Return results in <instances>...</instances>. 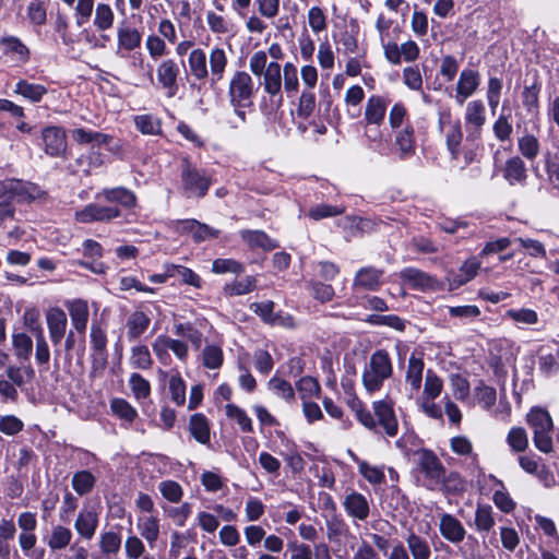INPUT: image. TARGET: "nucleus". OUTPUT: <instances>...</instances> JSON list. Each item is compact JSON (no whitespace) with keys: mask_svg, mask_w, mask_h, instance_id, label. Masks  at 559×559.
<instances>
[{"mask_svg":"<svg viewBox=\"0 0 559 559\" xmlns=\"http://www.w3.org/2000/svg\"><path fill=\"white\" fill-rule=\"evenodd\" d=\"M283 80H284V90L288 97L294 96L298 92L299 80H298V70L297 67L287 62L283 67Z\"/></svg>","mask_w":559,"mask_h":559,"instance_id":"nucleus-59","label":"nucleus"},{"mask_svg":"<svg viewBox=\"0 0 559 559\" xmlns=\"http://www.w3.org/2000/svg\"><path fill=\"white\" fill-rule=\"evenodd\" d=\"M518 151L527 160H534L540 153V142L532 133H524L518 139Z\"/></svg>","mask_w":559,"mask_h":559,"instance_id":"nucleus-41","label":"nucleus"},{"mask_svg":"<svg viewBox=\"0 0 559 559\" xmlns=\"http://www.w3.org/2000/svg\"><path fill=\"white\" fill-rule=\"evenodd\" d=\"M255 277L249 275L227 284L224 290L228 296H240L251 293L255 289Z\"/></svg>","mask_w":559,"mask_h":559,"instance_id":"nucleus-55","label":"nucleus"},{"mask_svg":"<svg viewBox=\"0 0 559 559\" xmlns=\"http://www.w3.org/2000/svg\"><path fill=\"white\" fill-rule=\"evenodd\" d=\"M121 216L118 206L92 203L75 213V219L80 223L109 222Z\"/></svg>","mask_w":559,"mask_h":559,"instance_id":"nucleus-8","label":"nucleus"},{"mask_svg":"<svg viewBox=\"0 0 559 559\" xmlns=\"http://www.w3.org/2000/svg\"><path fill=\"white\" fill-rule=\"evenodd\" d=\"M383 271L373 266L360 267L354 277L353 288L361 290H378L382 284Z\"/></svg>","mask_w":559,"mask_h":559,"instance_id":"nucleus-19","label":"nucleus"},{"mask_svg":"<svg viewBox=\"0 0 559 559\" xmlns=\"http://www.w3.org/2000/svg\"><path fill=\"white\" fill-rule=\"evenodd\" d=\"M181 192L188 198H203L211 185L212 179L205 169L198 168L190 160L183 159L180 167Z\"/></svg>","mask_w":559,"mask_h":559,"instance_id":"nucleus-3","label":"nucleus"},{"mask_svg":"<svg viewBox=\"0 0 559 559\" xmlns=\"http://www.w3.org/2000/svg\"><path fill=\"white\" fill-rule=\"evenodd\" d=\"M474 142H468L464 145L460 144L457 147L449 151L450 160L455 167L463 170L476 160L477 145Z\"/></svg>","mask_w":559,"mask_h":559,"instance_id":"nucleus-28","label":"nucleus"},{"mask_svg":"<svg viewBox=\"0 0 559 559\" xmlns=\"http://www.w3.org/2000/svg\"><path fill=\"white\" fill-rule=\"evenodd\" d=\"M167 273L171 277H178L182 283L191 285L195 288H200L202 286L201 277L191 269H188L182 265H167Z\"/></svg>","mask_w":559,"mask_h":559,"instance_id":"nucleus-50","label":"nucleus"},{"mask_svg":"<svg viewBox=\"0 0 559 559\" xmlns=\"http://www.w3.org/2000/svg\"><path fill=\"white\" fill-rule=\"evenodd\" d=\"M267 388L273 392V394L286 402H292L295 400V392L292 384L282 378H271L267 382Z\"/></svg>","mask_w":559,"mask_h":559,"instance_id":"nucleus-56","label":"nucleus"},{"mask_svg":"<svg viewBox=\"0 0 559 559\" xmlns=\"http://www.w3.org/2000/svg\"><path fill=\"white\" fill-rule=\"evenodd\" d=\"M115 21V13L111 7L107 3H97L95 8L94 26L105 32L112 27Z\"/></svg>","mask_w":559,"mask_h":559,"instance_id":"nucleus-46","label":"nucleus"},{"mask_svg":"<svg viewBox=\"0 0 559 559\" xmlns=\"http://www.w3.org/2000/svg\"><path fill=\"white\" fill-rule=\"evenodd\" d=\"M96 480V476L92 472L82 469L73 474L71 485L79 496H85L93 491Z\"/></svg>","mask_w":559,"mask_h":559,"instance_id":"nucleus-39","label":"nucleus"},{"mask_svg":"<svg viewBox=\"0 0 559 559\" xmlns=\"http://www.w3.org/2000/svg\"><path fill=\"white\" fill-rule=\"evenodd\" d=\"M393 376V364L385 349H377L362 371L361 381L369 394L379 392L384 382Z\"/></svg>","mask_w":559,"mask_h":559,"instance_id":"nucleus-2","label":"nucleus"},{"mask_svg":"<svg viewBox=\"0 0 559 559\" xmlns=\"http://www.w3.org/2000/svg\"><path fill=\"white\" fill-rule=\"evenodd\" d=\"M261 76L264 92L271 100H276L281 105L283 102L281 64L276 61L270 62Z\"/></svg>","mask_w":559,"mask_h":559,"instance_id":"nucleus-11","label":"nucleus"},{"mask_svg":"<svg viewBox=\"0 0 559 559\" xmlns=\"http://www.w3.org/2000/svg\"><path fill=\"white\" fill-rule=\"evenodd\" d=\"M166 41L156 34H151L146 37L145 48L153 60H157L168 53Z\"/></svg>","mask_w":559,"mask_h":559,"instance_id":"nucleus-63","label":"nucleus"},{"mask_svg":"<svg viewBox=\"0 0 559 559\" xmlns=\"http://www.w3.org/2000/svg\"><path fill=\"white\" fill-rule=\"evenodd\" d=\"M99 197L107 202L117 203L127 209L134 207L136 204V195L124 187L103 189Z\"/></svg>","mask_w":559,"mask_h":559,"instance_id":"nucleus-29","label":"nucleus"},{"mask_svg":"<svg viewBox=\"0 0 559 559\" xmlns=\"http://www.w3.org/2000/svg\"><path fill=\"white\" fill-rule=\"evenodd\" d=\"M136 528L150 548H154L160 534V520L158 515L150 514L139 518Z\"/></svg>","mask_w":559,"mask_h":559,"instance_id":"nucleus-24","label":"nucleus"},{"mask_svg":"<svg viewBox=\"0 0 559 559\" xmlns=\"http://www.w3.org/2000/svg\"><path fill=\"white\" fill-rule=\"evenodd\" d=\"M326 537L329 540H337L347 531L345 521L337 514L325 516Z\"/></svg>","mask_w":559,"mask_h":559,"instance_id":"nucleus-61","label":"nucleus"},{"mask_svg":"<svg viewBox=\"0 0 559 559\" xmlns=\"http://www.w3.org/2000/svg\"><path fill=\"white\" fill-rule=\"evenodd\" d=\"M240 236L252 249L261 248L264 251H271L278 247V243L262 230L245 229L240 231Z\"/></svg>","mask_w":559,"mask_h":559,"instance_id":"nucleus-31","label":"nucleus"},{"mask_svg":"<svg viewBox=\"0 0 559 559\" xmlns=\"http://www.w3.org/2000/svg\"><path fill=\"white\" fill-rule=\"evenodd\" d=\"M12 346L14 355L20 361H27L33 352V341L25 333H16L12 335Z\"/></svg>","mask_w":559,"mask_h":559,"instance_id":"nucleus-48","label":"nucleus"},{"mask_svg":"<svg viewBox=\"0 0 559 559\" xmlns=\"http://www.w3.org/2000/svg\"><path fill=\"white\" fill-rule=\"evenodd\" d=\"M343 508L346 514L357 521H366L370 515V503L360 492L352 491L343 499Z\"/></svg>","mask_w":559,"mask_h":559,"instance_id":"nucleus-14","label":"nucleus"},{"mask_svg":"<svg viewBox=\"0 0 559 559\" xmlns=\"http://www.w3.org/2000/svg\"><path fill=\"white\" fill-rule=\"evenodd\" d=\"M394 144L399 158L402 160L411 158L416 152V136L413 124H407L394 131Z\"/></svg>","mask_w":559,"mask_h":559,"instance_id":"nucleus-18","label":"nucleus"},{"mask_svg":"<svg viewBox=\"0 0 559 559\" xmlns=\"http://www.w3.org/2000/svg\"><path fill=\"white\" fill-rule=\"evenodd\" d=\"M130 365L135 369L146 370L153 365V359L147 346L136 345L131 348Z\"/></svg>","mask_w":559,"mask_h":559,"instance_id":"nucleus-52","label":"nucleus"},{"mask_svg":"<svg viewBox=\"0 0 559 559\" xmlns=\"http://www.w3.org/2000/svg\"><path fill=\"white\" fill-rule=\"evenodd\" d=\"M191 436L201 444H209L211 440L210 424L203 414H194L189 421Z\"/></svg>","mask_w":559,"mask_h":559,"instance_id":"nucleus-35","label":"nucleus"},{"mask_svg":"<svg viewBox=\"0 0 559 559\" xmlns=\"http://www.w3.org/2000/svg\"><path fill=\"white\" fill-rule=\"evenodd\" d=\"M110 411L119 419L132 424L138 417L136 409L124 399L115 397L110 401Z\"/></svg>","mask_w":559,"mask_h":559,"instance_id":"nucleus-43","label":"nucleus"},{"mask_svg":"<svg viewBox=\"0 0 559 559\" xmlns=\"http://www.w3.org/2000/svg\"><path fill=\"white\" fill-rule=\"evenodd\" d=\"M90 338L95 354L105 360L107 355L106 331L98 323L94 322L91 325Z\"/></svg>","mask_w":559,"mask_h":559,"instance_id":"nucleus-45","label":"nucleus"},{"mask_svg":"<svg viewBox=\"0 0 559 559\" xmlns=\"http://www.w3.org/2000/svg\"><path fill=\"white\" fill-rule=\"evenodd\" d=\"M255 92L254 81L247 71L237 70L230 75L227 85L229 105L242 122L246 121V109L253 106Z\"/></svg>","mask_w":559,"mask_h":559,"instance_id":"nucleus-1","label":"nucleus"},{"mask_svg":"<svg viewBox=\"0 0 559 559\" xmlns=\"http://www.w3.org/2000/svg\"><path fill=\"white\" fill-rule=\"evenodd\" d=\"M486 119V107L480 99L472 100L466 105L464 114L466 141L476 142L480 139Z\"/></svg>","mask_w":559,"mask_h":559,"instance_id":"nucleus-6","label":"nucleus"},{"mask_svg":"<svg viewBox=\"0 0 559 559\" xmlns=\"http://www.w3.org/2000/svg\"><path fill=\"white\" fill-rule=\"evenodd\" d=\"M135 128L144 135H159L160 120L153 115L144 114L134 117Z\"/></svg>","mask_w":559,"mask_h":559,"instance_id":"nucleus-47","label":"nucleus"},{"mask_svg":"<svg viewBox=\"0 0 559 559\" xmlns=\"http://www.w3.org/2000/svg\"><path fill=\"white\" fill-rule=\"evenodd\" d=\"M401 277L413 287L421 289L432 287L436 282L432 276L415 267L404 269L401 272Z\"/></svg>","mask_w":559,"mask_h":559,"instance_id":"nucleus-40","label":"nucleus"},{"mask_svg":"<svg viewBox=\"0 0 559 559\" xmlns=\"http://www.w3.org/2000/svg\"><path fill=\"white\" fill-rule=\"evenodd\" d=\"M507 443L514 452H524L528 447V437L523 427H512L507 435Z\"/></svg>","mask_w":559,"mask_h":559,"instance_id":"nucleus-58","label":"nucleus"},{"mask_svg":"<svg viewBox=\"0 0 559 559\" xmlns=\"http://www.w3.org/2000/svg\"><path fill=\"white\" fill-rule=\"evenodd\" d=\"M179 64L174 59L162 60L156 68L157 83L168 98L174 97L178 92Z\"/></svg>","mask_w":559,"mask_h":559,"instance_id":"nucleus-7","label":"nucleus"},{"mask_svg":"<svg viewBox=\"0 0 559 559\" xmlns=\"http://www.w3.org/2000/svg\"><path fill=\"white\" fill-rule=\"evenodd\" d=\"M228 57L224 48L214 46L207 55V82L210 86H215L226 74L228 67Z\"/></svg>","mask_w":559,"mask_h":559,"instance_id":"nucleus-9","label":"nucleus"},{"mask_svg":"<svg viewBox=\"0 0 559 559\" xmlns=\"http://www.w3.org/2000/svg\"><path fill=\"white\" fill-rule=\"evenodd\" d=\"M226 416L236 420L240 429L245 432L252 431V420L247 413L235 404H227L225 406Z\"/></svg>","mask_w":559,"mask_h":559,"instance_id":"nucleus-62","label":"nucleus"},{"mask_svg":"<svg viewBox=\"0 0 559 559\" xmlns=\"http://www.w3.org/2000/svg\"><path fill=\"white\" fill-rule=\"evenodd\" d=\"M46 322L52 344L60 345L68 325L66 312L59 307L50 308L46 313Z\"/></svg>","mask_w":559,"mask_h":559,"instance_id":"nucleus-17","label":"nucleus"},{"mask_svg":"<svg viewBox=\"0 0 559 559\" xmlns=\"http://www.w3.org/2000/svg\"><path fill=\"white\" fill-rule=\"evenodd\" d=\"M439 127L444 136L448 152L462 144L463 132L460 120H452L450 114H442L439 119Z\"/></svg>","mask_w":559,"mask_h":559,"instance_id":"nucleus-20","label":"nucleus"},{"mask_svg":"<svg viewBox=\"0 0 559 559\" xmlns=\"http://www.w3.org/2000/svg\"><path fill=\"white\" fill-rule=\"evenodd\" d=\"M405 542L413 559H430L432 551L427 539L411 533L406 536Z\"/></svg>","mask_w":559,"mask_h":559,"instance_id":"nucleus-37","label":"nucleus"},{"mask_svg":"<svg viewBox=\"0 0 559 559\" xmlns=\"http://www.w3.org/2000/svg\"><path fill=\"white\" fill-rule=\"evenodd\" d=\"M71 323L73 328L80 333L84 334L87 328L90 310L87 301L83 299H74L67 304Z\"/></svg>","mask_w":559,"mask_h":559,"instance_id":"nucleus-26","label":"nucleus"},{"mask_svg":"<svg viewBox=\"0 0 559 559\" xmlns=\"http://www.w3.org/2000/svg\"><path fill=\"white\" fill-rule=\"evenodd\" d=\"M72 536L70 528L60 524L53 525L46 538V544L52 551L62 550L70 545Z\"/></svg>","mask_w":559,"mask_h":559,"instance_id":"nucleus-36","label":"nucleus"},{"mask_svg":"<svg viewBox=\"0 0 559 559\" xmlns=\"http://www.w3.org/2000/svg\"><path fill=\"white\" fill-rule=\"evenodd\" d=\"M479 267L480 262L477 261L476 258L466 260L459 269V272L453 276L451 285L459 287L466 284L476 276Z\"/></svg>","mask_w":559,"mask_h":559,"instance_id":"nucleus-42","label":"nucleus"},{"mask_svg":"<svg viewBox=\"0 0 559 559\" xmlns=\"http://www.w3.org/2000/svg\"><path fill=\"white\" fill-rule=\"evenodd\" d=\"M438 526L440 535L453 545L462 543L467 534L462 522L451 513H441Z\"/></svg>","mask_w":559,"mask_h":559,"instance_id":"nucleus-12","label":"nucleus"},{"mask_svg":"<svg viewBox=\"0 0 559 559\" xmlns=\"http://www.w3.org/2000/svg\"><path fill=\"white\" fill-rule=\"evenodd\" d=\"M47 92L46 86L37 83H31L24 79L19 80L14 88V94L22 96L31 103H39Z\"/></svg>","mask_w":559,"mask_h":559,"instance_id":"nucleus-32","label":"nucleus"},{"mask_svg":"<svg viewBox=\"0 0 559 559\" xmlns=\"http://www.w3.org/2000/svg\"><path fill=\"white\" fill-rule=\"evenodd\" d=\"M121 535L118 532H104L99 536V549L104 555H116L121 548Z\"/></svg>","mask_w":559,"mask_h":559,"instance_id":"nucleus-53","label":"nucleus"},{"mask_svg":"<svg viewBox=\"0 0 559 559\" xmlns=\"http://www.w3.org/2000/svg\"><path fill=\"white\" fill-rule=\"evenodd\" d=\"M349 455L358 465L361 476L371 485H381L385 481L383 466L370 465L368 462L360 460L354 452L349 451Z\"/></svg>","mask_w":559,"mask_h":559,"instance_id":"nucleus-33","label":"nucleus"},{"mask_svg":"<svg viewBox=\"0 0 559 559\" xmlns=\"http://www.w3.org/2000/svg\"><path fill=\"white\" fill-rule=\"evenodd\" d=\"M191 78L202 84L207 82V53L202 48H193L188 56Z\"/></svg>","mask_w":559,"mask_h":559,"instance_id":"nucleus-21","label":"nucleus"},{"mask_svg":"<svg viewBox=\"0 0 559 559\" xmlns=\"http://www.w3.org/2000/svg\"><path fill=\"white\" fill-rule=\"evenodd\" d=\"M389 123L393 131L412 124L407 108L402 103H395L389 112Z\"/></svg>","mask_w":559,"mask_h":559,"instance_id":"nucleus-54","label":"nucleus"},{"mask_svg":"<svg viewBox=\"0 0 559 559\" xmlns=\"http://www.w3.org/2000/svg\"><path fill=\"white\" fill-rule=\"evenodd\" d=\"M142 34L135 27L122 24L117 28V51H132L141 46Z\"/></svg>","mask_w":559,"mask_h":559,"instance_id":"nucleus-25","label":"nucleus"},{"mask_svg":"<svg viewBox=\"0 0 559 559\" xmlns=\"http://www.w3.org/2000/svg\"><path fill=\"white\" fill-rule=\"evenodd\" d=\"M373 411L377 417V425L381 426L388 437H395L399 431V423L392 404L386 401L373 402Z\"/></svg>","mask_w":559,"mask_h":559,"instance_id":"nucleus-15","label":"nucleus"},{"mask_svg":"<svg viewBox=\"0 0 559 559\" xmlns=\"http://www.w3.org/2000/svg\"><path fill=\"white\" fill-rule=\"evenodd\" d=\"M347 405L355 413L356 418L367 429L373 430L377 428V420L374 416L364 407L361 401L357 396L347 400Z\"/></svg>","mask_w":559,"mask_h":559,"instance_id":"nucleus-44","label":"nucleus"},{"mask_svg":"<svg viewBox=\"0 0 559 559\" xmlns=\"http://www.w3.org/2000/svg\"><path fill=\"white\" fill-rule=\"evenodd\" d=\"M502 176L511 186L525 185L527 169L522 157L516 155L508 158L502 168Z\"/></svg>","mask_w":559,"mask_h":559,"instance_id":"nucleus-22","label":"nucleus"},{"mask_svg":"<svg viewBox=\"0 0 559 559\" xmlns=\"http://www.w3.org/2000/svg\"><path fill=\"white\" fill-rule=\"evenodd\" d=\"M44 191L39 186L17 179L0 181V206L12 205V201H33L41 198Z\"/></svg>","mask_w":559,"mask_h":559,"instance_id":"nucleus-4","label":"nucleus"},{"mask_svg":"<svg viewBox=\"0 0 559 559\" xmlns=\"http://www.w3.org/2000/svg\"><path fill=\"white\" fill-rule=\"evenodd\" d=\"M515 242L523 248L527 255L534 259H545L547 251L546 247L539 240L530 238V237H518L514 239Z\"/></svg>","mask_w":559,"mask_h":559,"instance_id":"nucleus-57","label":"nucleus"},{"mask_svg":"<svg viewBox=\"0 0 559 559\" xmlns=\"http://www.w3.org/2000/svg\"><path fill=\"white\" fill-rule=\"evenodd\" d=\"M425 364L423 358L412 355L408 359L405 381L412 392H418L421 386Z\"/></svg>","mask_w":559,"mask_h":559,"instance_id":"nucleus-34","label":"nucleus"},{"mask_svg":"<svg viewBox=\"0 0 559 559\" xmlns=\"http://www.w3.org/2000/svg\"><path fill=\"white\" fill-rule=\"evenodd\" d=\"M2 53L17 63H27L31 58L28 47L14 35H7L0 38Z\"/></svg>","mask_w":559,"mask_h":559,"instance_id":"nucleus-16","label":"nucleus"},{"mask_svg":"<svg viewBox=\"0 0 559 559\" xmlns=\"http://www.w3.org/2000/svg\"><path fill=\"white\" fill-rule=\"evenodd\" d=\"M151 324V318L143 311L132 312L127 320V337L135 341L143 335Z\"/></svg>","mask_w":559,"mask_h":559,"instance_id":"nucleus-30","label":"nucleus"},{"mask_svg":"<svg viewBox=\"0 0 559 559\" xmlns=\"http://www.w3.org/2000/svg\"><path fill=\"white\" fill-rule=\"evenodd\" d=\"M533 431L552 430L554 424L549 413L542 408H533L526 416Z\"/></svg>","mask_w":559,"mask_h":559,"instance_id":"nucleus-49","label":"nucleus"},{"mask_svg":"<svg viewBox=\"0 0 559 559\" xmlns=\"http://www.w3.org/2000/svg\"><path fill=\"white\" fill-rule=\"evenodd\" d=\"M418 466L424 474V486L429 490H436L443 483L445 469L437 457L430 451L423 449L417 452Z\"/></svg>","mask_w":559,"mask_h":559,"instance_id":"nucleus-5","label":"nucleus"},{"mask_svg":"<svg viewBox=\"0 0 559 559\" xmlns=\"http://www.w3.org/2000/svg\"><path fill=\"white\" fill-rule=\"evenodd\" d=\"M496 524L492 507L489 504H478L475 510L474 525L480 533H489Z\"/></svg>","mask_w":559,"mask_h":559,"instance_id":"nucleus-38","label":"nucleus"},{"mask_svg":"<svg viewBox=\"0 0 559 559\" xmlns=\"http://www.w3.org/2000/svg\"><path fill=\"white\" fill-rule=\"evenodd\" d=\"M388 103L384 97L372 95L368 98L365 107V120L367 124L380 126L385 117Z\"/></svg>","mask_w":559,"mask_h":559,"instance_id":"nucleus-27","label":"nucleus"},{"mask_svg":"<svg viewBox=\"0 0 559 559\" xmlns=\"http://www.w3.org/2000/svg\"><path fill=\"white\" fill-rule=\"evenodd\" d=\"M479 73L472 69H464L459 76L456 84V99L463 103L471 97L479 86Z\"/></svg>","mask_w":559,"mask_h":559,"instance_id":"nucleus-23","label":"nucleus"},{"mask_svg":"<svg viewBox=\"0 0 559 559\" xmlns=\"http://www.w3.org/2000/svg\"><path fill=\"white\" fill-rule=\"evenodd\" d=\"M206 23L210 31L216 35H224L231 32L233 24L225 16L214 11L206 12Z\"/></svg>","mask_w":559,"mask_h":559,"instance_id":"nucleus-60","label":"nucleus"},{"mask_svg":"<svg viewBox=\"0 0 559 559\" xmlns=\"http://www.w3.org/2000/svg\"><path fill=\"white\" fill-rule=\"evenodd\" d=\"M99 515L93 508H82L74 521V530L80 538L91 540L96 534Z\"/></svg>","mask_w":559,"mask_h":559,"instance_id":"nucleus-13","label":"nucleus"},{"mask_svg":"<svg viewBox=\"0 0 559 559\" xmlns=\"http://www.w3.org/2000/svg\"><path fill=\"white\" fill-rule=\"evenodd\" d=\"M442 388V380L431 369H428L424 384V399L435 400L440 395Z\"/></svg>","mask_w":559,"mask_h":559,"instance_id":"nucleus-64","label":"nucleus"},{"mask_svg":"<svg viewBox=\"0 0 559 559\" xmlns=\"http://www.w3.org/2000/svg\"><path fill=\"white\" fill-rule=\"evenodd\" d=\"M490 478L495 481L496 485L499 486L498 489L495 490L492 500L498 509H500L504 513H510L514 510L515 503L507 492L503 483L496 478L493 475H490Z\"/></svg>","mask_w":559,"mask_h":559,"instance_id":"nucleus-51","label":"nucleus"},{"mask_svg":"<svg viewBox=\"0 0 559 559\" xmlns=\"http://www.w3.org/2000/svg\"><path fill=\"white\" fill-rule=\"evenodd\" d=\"M44 151L51 157H61L67 151L66 131L56 126L46 127L41 131Z\"/></svg>","mask_w":559,"mask_h":559,"instance_id":"nucleus-10","label":"nucleus"}]
</instances>
